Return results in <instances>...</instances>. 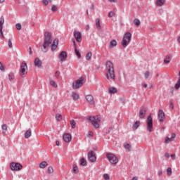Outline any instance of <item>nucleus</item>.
<instances>
[{
  "instance_id": "f257e3e1",
  "label": "nucleus",
  "mask_w": 180,
  "mask_h": 180,
  "mask_svg": "<svg viewBox=\"0 0 180 180\" xmlns=\"http://www.w3.org/2000/svg\"><path fill=\"white\" fill-rule=\"evenodd\" d=\"M105 70L107 71L106 78L107 79H112L115 81V68L113 67V63L110 61H107L105 63Z\"/></svg>"
},
{
  "instance_id": "f03ea898",
  "label": "nucleus",
  "mask_w": 180,
  "mask_h": 180,
  "mask_svg": "<svg viewBox=\"0 0 180 180\" xmlns=\"http://www.w3.org/2000/svg\"><path fill=\"white\" fill-rule=\"evenodd\" d=\"M51 43H53V37L51 36V32H46L44 33V44L42 45V47L44 49L43 51L44 53L47 52V51L46 49L48 47H50V46H51Z\"/></svg>"
},
{
  "instance_id": "7ed1b4c3",
  "label": "nucleus",
  "mask_w": 180,
  "mask_h": 180,
  "mask_svg": "<svg viewBox=\"0 0 180 180\" xmlns=\"http://www.w3.org/2000/svg\"><path fill=\"white\" fill-rule=\"evenodd\" d=\"M89 122L93 124L96 129H99V123H101V117L98 115L90 116L89 117Z\"/></svg>"
},
{
  "instance_id": "20e7f679",
  "label": "nucleus",
  "mask_w": 180,
  "mask_h": 180,
  "mask_svg": "<svg viewBox=\"0 0 180 180\" xmlns=\"http://www.w3.org/2000/svg\"><path fill=\"white\" fill-rule=\"evenodd\" d=\"M131 41V33L130 32H126L124 36L122 41V46L124 47H127L129 46V43Z\"/></svg>"
},
{
  "instance_id": "39448f33",
  "label": "nucleus",
  "mask_w": 180,
  "mask_h": 180,
  "mask_svg": "<svg viewBox=\"0 0 180 180\" xmlns=\"http://www.w3.org/2000/svg\"><path fill=\"white\" fill-rule=\"evenodd\" d=\"M27 75V64H26V62L23 61L21 63V66L20 68V75L22 78H25V77H26Z\"/></svg>"
},
{
  "instance_id": "423d86ee",
  "label": "nucleus",
  "mask_w": 180,
  "mask_h": 180,
  "mask_svg": "<svg viewBox=\"0 0 180 180\" xmlns=\"http://www.w3.org/2000/svg\"><path fill=\"white\" fill-rule=\"evenodd\" d=\"M84 77H81L79 80H75L72 82V89H79V88H81L82 85H84Z\"/></svg>"
},
{
  "instance_id": "0eeeda50",
  "label": "nucleus",
  "mask_w": 180,
  "mask_h": 180,
  "mask_svg": "<svg viewBox=\"0 0 180 180\" xmlns=\"http://www.w3.org/2000/svg\"><path fill=\"white\" fill-rule=\"evenodd\" d=\"M106 157L109 162L114 165H116V164L119 162V159H117V157L112 153H107Z\"/></svg>"
},
{
  "instance_id": "6e6552de",
  "label": "nucleus",
  "mask_w": 180,
  "mask_h": 180,
  "mask_svg": "<svg viewBox=\"0 0 180 180\" xmlns=\"http://www.w3.org/2000/svg\"><path fill=\"white\" fill-rule=\"evenodd\" d=\"M153 117H151V115H149L146 120V130L149 133H151L153 131Z\"/></svg>"
},
{
  "instance_id": "1a4fd4ad",
  "label": "nucleus",
  "mask_w": 180,
  "mask_h": 180,
  "mask_svg": "<svg viewBox=\"0 0 180 180\" xmlns=\"http://www.w3.org/2000/svg\"><path fill=\"white\" fill-rule=\"evenodd\" d=\"M10 167L12 171H20V169L22 168V166L20 165V163L11 162Z\"/></svg>"
},
{
  "instance_id": "9d476101",
  "label": "nucleus",
  "mask_w": 180,
  "mask_h": 180,
  "mask_svg": "<svg viewBox=\"0 0 180 180\" xmlns=\"http://www.w3.org/2000/svg\"><path fill=\"white\" fill-rule=\"evenodd\" d=\"M73 36L78 43L82 41V34L79 31H74Z\"/></svg>"
},
{
  "instance_id": "9b49d317",
  "label": "nucleus",
  "mask_w": 180,
  "mask_h": 180,
  "mask_svg": "<svg viewBox=\"0 0 180 180\" xmlns=\"http://www.w3.org/2000/svg\"><path fill=\"white\" fill-rule=\"evenodd\" d=\"M5 23V18H4V16H1L0 18V35L3 39H5V36H4V32H2L4 29V24Z\"/></svg>"
},
{
  "instance_id": "f8f14e48",
  "label": "nucleus",
  "mask_w": 180,
  "mask_h": 180,
  "mask_svg": "<svg viewBox=\"0 0 180 180\" xmlns=\"http://www.w3.org/2000/svg\"><path fill=\"white\" fill-rule=\"evenodd\" d=\"M88 158L91 162H95V161H96V156L95 155L94 151L89 152Z\"/></svg>"
},
{
  "instance_id": "ddd939ff",
  "label": "nucleus",
  "mask_w": 180,
  "mask_h": 180,
  "mask_svg": "<svg viewBox=\"0 0 180 180\" xmlns=\"http://www.w3.org/2000/svg\"><path fill=\"white\" fill-rule=\"evenodd\" d=\"M86 101H87L89 105H95V100L94 99V96L91 94L86 96Z\"/></svg>"
},
{
  "instance_id": "4468645a",
  "label": "nucleus",
  "mask_w": 180,
  "mask_h": 180,
  "mask_svg": "<svg viewBox=\"0 0 180 180\" xmlns=\"http://www.w3.org/2000/svg\"><path fill=\"white\" fill-rule=\"evenodd\" d=\"M175 137H176V135L174 133L172 134L170 138L167 136L165 140V143L168 144L171 143V141H174V140H175Z\"/></svg>"
},
{
  "instance_id": "2eb2a0df",
  "label": "nucleus",
  "mask_w": 180,
  "mask_h": 180,
  "mask_svg": "<svg viewBox=\"0 0 180 180\" xmlns=\"http://www.w3.org/2000/svg\"><path fill=\"white\" fill-rule=\"evenodd\" d=\"M58 58L59 60H60V61H65V60H67V52H65V51L60 52L58 56Z\"/></svg>"
},
{
  "instance_id": "dca6fc26",
  "label": "nucleus",
  "mask_w": 180,
  "mask_h": 180,
  "mask_svg": "<svg viewBox=\"0 0 180 180\" xmlns=\"http://www.w3.org/2000/svg\"><path fill=\"white\" fill-rule=\"evenodd\" d=\"M158 119L160 122H162L165 120V113L164 112V110H160L158 112Z\"/></svg>"
},
{
  "instance_id": "f3484780",
  "label": "nucleus",
  "mask_w": 180,
  "mask_h": 180,
  "mask_svg": "<svg viewBox=\"0 0 180 180\" xmlns=\"http://www.w3.org/2000/svg\"><path fill=\"white\" fill-rule=\"evenodd\" d=\"M58 47V39H55L51 46V50L54 51Z\"/></svg>"
},
{
  "instance_id": "a211bd4d",
  "label": "nucleus",
  "mask_w": 180,
  "mask_h": 180,
  "mask_svg": "<svg viewBox=\"0 0 180 180\" xmlns=\"http://www.w3.org/2000/svg\"><path fill=\"white\" fill-rule=\"evenodd\" d=\"M146 112H147V109L146 108H143L142 109H141L139 112L140 119H144Z\"/></svg>"
},
{
  "instance_id": "6ab92c4d",
  "label": "nucleus",
  "mask_w": 180,
  "mask_h": 180,
  "mask_svg": "<svg viewBox=\"0 0 180 180\" xmlns=\"http://www.w3.org/2000/svg\"><path fill=\"white\" fill-rule=\"evenodd\" d=\"M63 140L66 143H70V141H71L72 140L71 134H65V135H63Z\"/></svg>"
},
{
  "instance_id": "aec40b11",
  "label": "nucleus",
  "mask_w": 180,
  "mask_h": 180,
  "mask_svg": "<svg viewBox=\"0 0 180 180\" xmlns=\"http://www.w3.org/2000/svg\"><path fill=\"white\" fill-rule=\"evenodd\" d=\"M34 63L35 67H38V68H40V67H41V64H43L39 58H36Z\"/></svg>"
},
{
  "instance_id": "412c9836",
  "label": "nucleus",
  "mask_w": 180,
  "mask_h": 180,
  "mask_svg": "<svg viewBox=\"0 0 180 180\" xmlns=\"http://www.w3.org/2000/svg\"><path fill=\"white\" fill-rule=\"evenodd\" d=\"M141 122L140 121H136L132 125L133 130H137L140 127Z\"/></svg>"
},
{
  "instance_id": "4be33fe9",
  "label": "nucleus",
  "mask_w": 180,
  "mask_h": 180,
  "mask_svg": "<svg viewBox=\"0 0 180 180\" xmlns=\"http://www.w3.org/2000/svg\"><path fill=\"white\" fill-rule=\"evenodd\" d=\"M96 27L98 30H101V29H102V26H101V19L99 18L96 19Z\"/></svg>"
},
{
  "instance_id": "5701e85b",
  "label": "nucleus",
  "mask_w": 180,
  "mask_h": 180,
  "mask_svg": "<svg viewBox=\"0 0 180 180\" xmlns=\"http://www.w3.org/2000/svg\"><path fill=\"white\" fill-rule=\"evenodd\" d=\"M32 136V129H29L25 133V138L29 139Z\"/></svg>"
},
{
  "instance_id": "b1692460",
  "label": "nucleus",
  "mask_w": 180,
  "mask_h": 180,
  "mask_svg": "<svg viewBox=\"0 0 180 180\" xmlns=\"http://www.w3.org/2000/svg\"><path fill=\"white\" fill-rule=\"evenodd\" d=\"M115 46H117V41H116V40L113 39L110 41V49H113Z\"/></svg>"
},
{
  "instance_id": "393cba45",
  "label": "nucleus",
  "mask_w": 180,
  "mask_h": 180,
  "mask_svg": "<svg viewBox=\"0 0 180 180\" xmlns=\"http://www.w3.org/2000/svg\"><path fill=\"white\" fill-rule=\"evenodd\" d=\"M165 4V0H157L156 1L157 6H163V5Z\"/></svg>"
},
{
  "instance_id": "a878e982",
  "label": "nucleus",
  "mask_w": 180,
  "mask_h": 180,
  "mask_svg": "<svg viewBox=\"0 0 180 180\" xmlns=\"http://www.w3.org/2000/svg\"><path fill=\"white\" fill-rule=\"evenodd\" d=\"M47 165H49V164L47 163V162L46 161H43L39 164V168L44 169L46 168V167H47Z\"/></svg>"
},
{
  "instance_id": "bb28decb",
  "label": "nucleus",
  "mask_w": 180,
  "mask_h": 180,
  "mask_svg": "<svg viewBox=\"0 0 180 180\" xmlns=\"http://www.w3.org/2000/svg\"><path fill=\"white\" fill-rule=\"evenodd\" d=\"M109 94H117V89L115 87H110L109 89Z\"/></svg>"
},
{
  "instance_id": "cd10ccee",
  "label": "nucleus",
  "mask_w": 180,
  "mask_h": 180,
  "mask_svg": "<svg viewBox=\"0 0 180 180\" xmlns=\"http://www.w3.org/2000/svg\"><path fill=\"white\" fill-rule=\"evenodd\" d=\"M72 171L74 174H78L79 172V169L78 168V166H77V165H73Z\"/></svg>"
},
{
  "instance_id": "c85d7f7f",
  "label": "nucleus",
  "mask_w": 180,
  "mask_h": 180,
  "mask_svg": "<svg viewBox=\"0 0 180 180\" xmlns=\"http://www.w3.org/2000/svg\"><path fill=\"white\" fill-rule=\"evenodd\" d=\"M171 63V57L169 56H167L166 58L164 59L165 64H169Z\"/></svg>"
},
{
  "instance_id": "c756f323",
  "label": "nucleus",
  "mask_w": 180,
  "mask_h": 180,
  "mask_svg": "<svg viewBox=\"0 0 180 180\" xmlns=\"http://www.w3.org/2000/svg\"><path fill=\"white\" fill-rule=\"evenodd\" d=\"M72 96L73 98L74 101H78V99H79V96L78 95V94L73 92L72 94Z\"/></svg>"
},
{
  "instance_id": "7c9ffc66",
  "label": "nucleus",
  "mask_w": 180,
  "mask_h": 180,
  "mask_svg": "<svg viewBox=\"0 0 180 180\" xmlns=\"http://www.w3.org/2000/svg\"><path fill=\"white\" fill-rule=\"evenodd\" d=\"M124 148L127 150V151H131V146L129 143L124 144Z\"/></svg>"
},
{
  "instance_id": "2f4dec72",
  "label": "nucleus",
  "mask_w": 180,
  "mask_h": 180,
  "mask_svg": "<svg viewBox=\"0 0 180 180\" xmlns=\"http://www.w3.org/2000/svg\"><path fill=\"white\" fill-rule=\"evenodd\" d=\"M49 83L50 85H51V86H53V88H57V84H56V82L53 81L51 78L49 79Z\"/></svg>"
},
{
  "instance_id": "473e14b6",
  "label": "nucleus",
  "mask_w": 180,
  "mask_h": 180,
  "mask_svg": "<svg viewBox=\"0 0 180 180\" xmlns=\"http://www.w3.org/2000/svg\"><path fill=\"white\" fill-rule=\"evenodd\" d=\"M56 120H58V122H61V120H63V116L61 115V114L57 113L56 115Z\"/></svg>"
},
{
  "instance_id": "72a5a7b5",
  "label": "nucleus",
  "mask_w": 180,
  "mask_h": 180,
  "mask_svg": "<svg viewBox=\"0 0 180 180\" xmlns=\"http://www.w3.org/2000/svg\"><path fill=\"white\" fill-rule=\"evenodd\" d=\"M134 24L135 25V26H137V27L140 26L141 25L140 20H139L138 18H135L134 20Z\"/></svg>"
},
{
  "instance_id": "f704fd0d",
  "label": "nucleus",
  "mask_w": 180,
  "mask_h": 180,
  "mask_svg": "<svg viewBox=\"0 0 180 180\" xmlns=\"http://www.w3.org/2000/svg\"><path fill=\"white\" fill-rule=\"evenodd\" d=\"M91 58H92V53L91 52H89V53H87V54L86 56V60L87 61H89V60H91Z\"/></svg>"
},
{
  "instance_id": "c9c22d12",
  "label": "nucleus",
  "mask_w": 180,
  "mask_h": 180,
  "mask_svg": "<svg viewBox=\"0 0 180 180\" xmlns=\"http://www.w3.org/2000/svg\"><path fill=\"white\" fill-rule=\"evenodd\" d=\"M80 165H82V167L86 165V160H84V158L80 160Z\"/></svg>"
},
{
  "instance_id": "e433bc0d",
  "label": "nucleus",
  "mask_w": 180,
  "mask_h": 180,
  "mask_svg": "<svg viewBox=\"0 0 180 180\" xmlns=\"http://www.w3.org/2000/svg\"><path fill=\"white\" fill-rule=\"evenodd\" d=\"M8 79H9V81H13V79H15V75H13V73L11 72L8 75Z\"/></svg>"
},
{
  "instance_id": "4c0bfd02",
  "label": "nucleus",
  "mask_w": 180,
  "mask_h": 180,
  "mask_svg": "<svg viewBox=\"0 0 180 180\" xmlns=\"http://www.w3.org/2000/svg\"><path fill=\"white\" fill-rule=\"evenodd\" d=\"M175 89H178L180 88V77H179V80L177 81L176 84L174 85Z\"/></svg>"
},
{
  "instance_id": "58836bf2",
  "label": "nucleus",
  "mask_w": 180,
  "mask_h": 180,
  "mask_svg": "<svg viewBox=\"0 0 180 180\" xmlns=\"http://www.w3.org/2000/svg\"><path fill=\"white\" fill-rule=\"evenodd\" d=\"M76 124H77V123L75 122V120H72L70 121V125H71L72 129H74L75 127Z\"/></svg>"
},
{
  "instance_id": "ea45409f",
  "label": "nucleus",
  "mask_w": 180,
  "mask_h": 180,
  "mask_svg": "<svg viewBox=\"0 0 180 180\" xmlns=\"http://www.w3.org/2000/svg\"><path fill=\"white\" fill-rule=\"evenodd\" d=\"M75 53L77 56V58H81V53L77 49H75Z\"/></svg>"
},
{
  "instance_id": "a19ab883",
  "label": "nucleus",
  "mask_w": 180,
  "mask_h": 180,
  "mask_svg": "<svg viewBox=\"0 0 180 180\" xmlns=\"http://www.w3.org/2000/svg\"><path fill=\"white\" fill-rule=\"evenodd\" d=\"M167 174L169 176L172 174V169L171 167H167Z\"/></svg>"
},
{
  "instance_id": "79ce46f5",
  "label": "nucleus",
  "mask_w": 180,
  "mask_h": 180,
  "mask_svg": "<svg viewBox=\"0 0 180 180\" xmlns=\"http://www.w3.org/2000/svg\"><path fill=\"white\" fill-rule=\"evenodd\" d=\"M103 178L105 180H110V176H109L108 174H104Z\"/></svg>"
},
{
  "instance_id": "37998d69",
  "label": "nucleus",
  "mask_w": 180,
  "mask_h": 180,
  "mask_svg": "<svg viewBox=\"0 0 180 180\" xmlns=\"http://www.w3.org/2000/svg\"><path fill=\"white\" fill-rule=\"evenodd\" d=\"M48 172L49 174H53V172H54V169H53V167H48Z\"/></svg>"
},
{
  "instance_id": "c03bdc74",
  "label": "nucleus",
  "mask_w": 180,
  "mask_h": 180,
  "mask_svg": "<svg viewBox=\"0 0 180 180\" xmlns=\"http://www.w3.org/2000/svg\"><path fill=\"white\" fill-rule=\"evenodd\" d=\"M144 77H145V79H147L148 77H150V72L148 71L145 72Z\"/></svg>"
},
{
  "instance_id": "a18cd8bd",
  "label": "nucleus",
  "mask_w": 180,
  "mask_h": 180,
  "mask_svg": "<svg viewBox=\"0 0 180 180\" xmlns=\"http://www.w3.org/2000/svg\"><path fill=\"white\" fill-rule=\"evenodd\" d=\"M15 27L17 30H20L22 29V25H20V23H18L15 25Z\"/></svg>"
},
{
  "instance_id": "49530a36",
  "label": "nucleus",
  "mask_w": 180,
  "mask_h": 180,
  "mask_svg": "<svg viewBox=\"0 0 180 180\" xmlns=\"http://www.w3.org/2000/svg\"><path fill=\"white\" fill-rule=\"evenodd\" d=\"M8 49H12V39H8Z\"/></svg>"
},
{
  "instance_id": "de8ad7c7",
  "label": "nucleus",
  "mask_w": 180,
  "mask_h": 180,
  "mask_svg": "<svg viewBox=\"0 0 180 180\" xmlns=\"http://www.w3.org/2000/svg\"><path fill=\"white\" fill-rule=\"evenodd\" d=\"M1 129L2 130H8V126L6 125V124H4L2 126H1Z\"/></svg>"
},
{
  "instance_id": "09e8293b",
  "label": "nucleus",
  "mask_w": 180,
  "mask_h": 180,
  "mask_svg": "<svg viewBox=\"0 0 180 180\" xmlns=\"http://www.w3.org/2000/svg\"><path fill=\"white\" fill-rule=\"evenodd\" d=\"M51 11H52V12H56L57 11V7L56 6V5L52 6Z\"/></svg>"
},
{
  "instance_id": "8fccbe9b",
  "label": "nucleus",
  "mask_w": 180,
  "mask_h": 180,
  "mask_svg": "<svg viewBox=\"0 0 180 180\" xmlns=\"http://www.w3.org/2000/svg\"><path fill=\"white\" fill-rule=\"evenodd\" d=\"M113 16H115V13L110 11L108 13V18H113Z\"/></svg>"
},
{
  "instance_id": "3c124183",
  "label": "nucleus",
  "mask_w": 180,
  "mask_h": 180,
  "mask_svg": "<svg viewBox=\"0 0 180 180\" xmlns=\"http://www.w3.org/2000/svg\"><path fill=\"white\" fill-rule=\"evenodd\" d=\"M0 70L5 71V67H4V65H2V63L1 62H0Z\"/></svg>"
},
{
  "instance_id": "603ef678",
  "label": "nucleus",
  "mask_w": 180,
  "mask_h": 180,
  "mask_svg": "<svg viewBox=\"0 0 180 180\" xmlns=\"http://www.w3.org/2000/svg\"><path fill=\"white\" fill-rule=\"evenodd\" d=\"M55 77H56V78H58V77H60V72L56 71V73H55Z\"/></svg>"
},
{
  "instance_id": "864d4df0",
  "label": "nucleus",
  "mask_w": 180,
  "mask_h": 180,
  "mask_svg": "<svg viewBox=\"0 0 180 180\" xmlns=\"http://www.w3.org/2000/svg\"><path fill=\"white\" fill-rule=\"evenodd\" d=\"M43 4L45 5V6H47V5H49V1L43 0Z\"/></svg>"
},
{
  "instance_id": "5fc2aeb1",
  "label": "nucleus",
  "mask_w": 180,
  "mask_h": 180,
  "mask_svg": "<svg viewBox=\"0 0 180 180\" xmlns=\"http://www.w3.org/2000/svg\"><path fill=\"white\" fill-rule=\"evenodd\" d=\"M113 129H115V126L110 127L109 129H108V133H110V131L113 130Z\"/></svg>"
},
{
  "instance_id": "6e6d98bb",
  "label": "nucleus",
  "mask_w": 180,
  "mask_h": 180,
  "mask_svg": "<svg viewBox=\"0 0 180 180\" xmlns=\"http://www.w3.org/2000/svg\"><path fill=\"white\" fill-rule=\"evenodd\" d=\"M165 158H169V153H166L165 154Z\"/></svg>"
},
{
  "instance_id": "4d7b16f0",
  "label": "nucleus",
  "mask_w": 180,
  "mask_h": 180,
  "mask_svg": "<svg viewBox=\"0 0 180 180\" xmlns=\"http://www.w3.org/2000/svg\"><path fill=\"white\" fill-rule=\"evenodd\" d=\"M171 158H172V160H175V154H172V155H171Z\"/></svg>"
},
{
  "instance_id": "13d9d810",
  "label": "nucleus",
  "mask_w": 180,
  "mask_h": 180,
  "mask_svg": "<svg viewBox=\"0 0 180 180\" xmlns=\"http://www.w3.org/2000/svg\"><path fill=\"white\" fill-rule=\"evenodd\" d=\"M56 146H60V141H56Z\"/></svg>"
},
{
  "instance_id": "bf43d9fd",
  "label": "nucleus",
  "mask_w": 180,
  "mask_h": 180,
  "mask_svg": "<svg viewBox=\"0 0 180 180\" xmlns=\"http://www.w3.org/2000/svg\"><path fill=\"white\" fill-rule=\"evenodd\" d=\"M86 30H89V25H86Z\"/></svg>"
},
{
  "instance_id": "052dcab7",
  "label": "nucleus",
  "mask_w": 180,
  "mask_h": 180,
  "mask_svg": "<svg viewBox=\"0 0 180 180\" xmlns=\"http://www.w3.org/2000/svg\"><path fill=\"white\" fill-rule=\"evenodd\" d=\"M170 107H171L172 109H174V104H172V102L170 103Z\"/></svg>"
},
{
  "instance_id": "680f3d73",
  "label": "nucleus",
  "mask_w": 180,
  "mask_h": 180,
  "mask_svg": "<svg viewBox=\"0 0 180 180\" xmlns=\"http://www.w3.org/2000/svg\"><path fill=\"white\" fill-rule=\"evenodd\" d=\"M89 136L90 137H92V132H91V131H89Z\"/></svg>"
},
{
  "instance_id": "e2e57ef3",
  "label": "nucleus",
  "mask_w": 180,
  "mask_h": 180,
  "mask_svg": "<svg viewBox=\"0 0 180 180\" xmlns=\"http://www.w3.org/2000/svg\"><path fill=\"white\" fill-rule=\"evenodd\" d=\"M158 175H162V171H159V172H158Z\"/></svg>"
},
{
  "instance_id": "0e129e2a",
  "label": "nucleus",
  "mask_w": 180,
  "mask_h": 180,
  "mask_svg": "<svg viewBox=\"0 0 180 180\" xmlns=\"http://www.w3.org/2000/svg\"><path fill=\"white\" fill-rule=\"evenodd\" d=\"M143 88H147L148 85H147V84H143Z\"/></svg>"
},
{
  "instance_id": "69168bd1",
  "label": "nucleus",
  "mask_w": 180,
  "mask_h": 180,
  "mask_svg": "<svg viewBox=\"0 0 180 180\" xmlns=\"http://www.w3.org/2000/svg\"><path fill=\"white\" fill-rule=\"evenodd\" d=\"M5 2V0H0V4H4Z\"/></svg>"
},
{
  "instance_id": "338daca9",
  "label": "nucleus",
  "mask_w": 180,
  "mask_h": 180,
  "mask_svg": "<svg viewBox=\"0 0 180 180\" xmlns=\"http://www.w3.org/2000/svg\"><path fill=\"white\" fill-rule=\"evenodd\" d=\"M110 2H116V0H108Z\"/></svg>"
},
{
  "instance_id": "774afa93",
  "label": "nucleus",
  "mask_w": 180,
  "mask_h": 180,
  "mask_svg": "<svg viewBox=\"0 0 180 180\" xmlns=\"http://www.w3.org/2000/svg\"><path fill=\"white\" fill-rule=\"evenodd\" d=\"M30 54H32V48L30 47Z\"/></svg>"
}]
</instances>
